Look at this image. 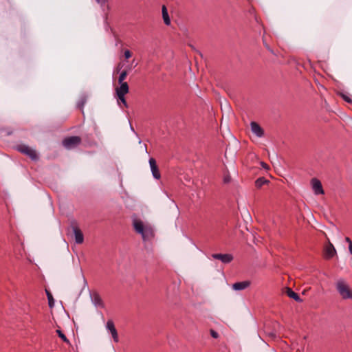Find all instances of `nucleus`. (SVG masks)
<instances>
[{
    "label": "nucleus",
    "mask_w": 352,
    "mask_h": 352,
    "mask_svg": "<svg viewBox=\"0 0 352 352\" xmlns=\"http://www.w3.org/2000/svg\"><path fill=\"white\" fill-rule=\"evenodd\" d=\"M336 289L343 300H352V288L344 278H339L335 283Z\"/></svg>",
    "instance_id": "obj_1"
},
{
    "label": "nucleus",
    "mask_w": 352,
    "mask_h": 352,
    "mask_svg": "<svg viewBox=\"0 0 352 352\" xmlns=\"http://www.w3.org/2000/svg\"><path fill=\"white\" fill-rule=\"evenodd\" d=\"M133 225L135 232L142 235L144 241L148 239L153 236L152 229L148 226H145L141 220L134 219Z\"/></svg>",
    "instance_id": "obj_2"
},
{
    "label": "nucleus",
    "mask_w": 352,
    "mask_h": 352,
    "mask_svg": "<svg viewBox=\"0 0 352 352\" xmlns=\"http://www.w3.org/2000/svg\"><path fill=\"white\" fill-rule=\"evenodd\" d=\"M16 150L20 153L28 156L31 160L36 161L38 159V155L36 151L28 145L19 144L16 147Z\"/></svg>",
    "instance_id": "obj_3"
},
{
    "label": "nucleus",
    "mask_w": 352,
    "mask_h": 352,
    "mask_svg": "<svg viewBox=\"0 0 352 352\" xmlns=\"http://www.w3.org/2000/svg\"><path fill=\"white\" fill-rule=\"evenodd\" d=\"M81 142V139L78 136H71L65 138L63 141V146L68 149L72 148Z\"/></svg>",
    "instance_id": "obj_4"
},
{
    "label": "nucleus",
    "mask_w": 352,
    "mask_h": 352,
    "mask_svg": "<svg viewBox=\"0 0 352 352\" xmlns=\"http://www.w3.org/2000/svg\"><path fill=\"white\" fill-rule=\"evenodd\" d=\"M311 184L315 195H323L324 193L322 184L319 179L316 178L311 179Z\"/></svg>",
    "instance_id": "obj_5"
},
{
    "label": "nucleus",
    "mask_w": 352,
    "mask_h": 352,
    "mask_svg": "<svg viewBox=\"0 0 352 352\" xmlns=\"http://www.w3.org/2000/svg\"><path fill=\"white\" fill-rule=\"evenodd\" d=\"M212 257L220 260L223 263H229L233 260V256L230 254H213Z\"/></svg>",
    "instance_id": "obj_6"
},
{
    "label": "nucleus",
    "mask_w": 352,
    "mask_h": 352,
    "mask_svg": "<svg viewBox=\"0 0 352 352\" xmlns=\"http://www.w3.org/2000/svg\"><path fill=\"white\" fill-rule=\"evenodd\" d=\"M250 128L252 132L258 138H262L264 135L263 128L256 122H251Z\"/></svg>",
    "instance_id": "obj_7"
},
{
    "label": "nucleus",
    "mask_w": 352,
    "mask_h": 352,
    "mask_svg": "<svg viewBox=\"0 0 352 352\" xmlns=\"http://www.w3.org/2000/svg\"><path fill=\"white\" fill-rule=\"evenodd\" d=\"M107 329L111 333L113 340L116 342L119 341L118 334L112 320H108L106 325Z\"/></svg>",
    "instance_id": "obj_8"
},
{
    "label": "nucleus",
    "mask_w": 352,
    "mask_h": 352,
    "mask_svg": "<svg viewBox=\"0 0 352 352\" xmlns=\"http://www.w3.org/2000/svg\"><path fill=\"white\" fill-rule=\"evenodd\" d=\"M149 164L153 177L156 179H159L161 177V175L157 166L155 160L153 158H150Z\"/></svg>",
    "instance_id": "obj_9"
},
{
    "label": "nucleus",
    "mask_w": 352,
    "mask_h": 352,
    "mask_svg": "<svg viewBox=\"0 0 352 352\" xmlns=\"http://www.w3.org/2000/svg\"><path fill=\"white\" fill-rule=\"evenodd\" d=\"M336 254V250L333 245L329 241L328 244L324 248V256L326 258H331Z\"/></svg>",
    "instance_id": "obj_10"
},
{
    "label": "nucleus",
    "mask_w": 352,
    "mask_h": 352,
    "mask_svg": "<svg viewBox=\"0 0 352 352\" xmlns=\"http://www.w3.org/2000/svg\"><path fill=\"white\" fill-rule=\"evenodd\" d=\"M120 85L116 89V94L117 96H125L129 92V85L127 82L119 83Z\"/></svg>",
    "instance_id": "obj_11"
},
{
    "label": "nucleus",
    "mask_w": 352,
    "mask_h": 352,
    "mask_svg": "<svg viewBox=\"0 0 352 352\" xmlns=\"http://www.w3.org/2000/svg\"><path fill=\"white\" fill-rule=\"evenodd\" d=\"M73 231L75 236V241L77 244H81L83 243L84 236L81 230L76 226L73 227Z\"/></svg>",
    "instance_id": "obj_12"
},
{
    "label": "nucleus",
    "mask_w": 352,
    "mask_h": 352,
    "mask_svg": "<svg viewBox=\"0 0 352 352\" xmlns=\"http://www.w3.org/2000/svg\"><path fill=\"white\" fill-rule=\"evenodd\" d=\"M250 285V282L248 280L236 282L232 285V289L235 291H241L246 289Z\"/></svg>",
    "instance_id": "obj_13"
},
{
    "label": "nucleus",
    "mask_w": 352,
    "mask_h": 352,
    "mask_svg": "<svg viewBox=\"0 0 352 352\" xmlns=\"http://www.w3.org/2000/svg\"><path fill=\"white\" fill-rule=\"evenodd\" d=\"M162 17L166 25H169L170 23V20L165 6H163L162 7Z\"/></svg>",
    "instance_id": "obj_14"
},
{
    "label": "nucleus",
    "mask_w": 352,
    "mask_h": 352,
    "mask_svg": "<svg viewBox=\"0 0 352 352\" xmlns=\"http://www.w3.org/2000/svg\"><path fill=\"white\" fill-rule=\"evenodd\" d=\"M287 294L289 297L294 299L296 301H300V298L298 294L294 292L292 289L287 288Z\"/></svg>",
    "instance_id": "obj_15"
},
{
    "label": "nucleus",
    "mask_w": 352,
    "mask_h": 352,
    "mask_svg": "<svg viewBox=\"0 0 352 352\" xmlns=\"http://www.w3.org/2000/svg\"><path fill=\"white\" fill-rule=\"evenodd\" d=\"M268 182V180L265 179L264 177H259L255 182V186L256 188H261L264 184Z\"/></svg>",
    "instance_id": "obj_16"
},
{
    "label": "nucleus",
    "mask_w": 352,
    "mask_h": 352,
    "mask_svg": "<svg viewBox=\"0 0 352 352\" xmlns=\"http://www.w3.org/2000/svg\"><path fill=\"white\" fill-rule=\"evenodd\" d=\"M127 76V72L126 70L122 71L118 78V82L119 83H124V80L126 79Z\"/></svg>",
    "instance_id": "obj_17"
},
{
    "label": "nucleus",
    "mask_w": 352,
    "mask_h": 352,
    "mask_svg": "<svg viewBox=\"0 0 352 352\" xmlns=\"http://www.w3.org/2000/svg\"><path fill=\"white\" fill-rule=\"evenodd\" d=\"M87 102V98L85 96H82L77 103L78 108L82 109Z\"/></svg>",
    "instance_id": "obj_18"
},
{
    "label": "nucleus",
    "mask_w": 352,
    "mask_h": 352,
    "mask_svg": "<svg viewBox=\"0 0 352 352\" xmlns=\"http://www.w3.org/2000/svg\"><path fill=\"white\" fill-rule=\"evenodd\" d=\"M93 302L94 305L96 306H101L102 305V299L98 294L94 296Z\"/></svg>",
    "instance_id": "obj_19"
},
{
    "label": "nucleus",
    "mask_w": 352,
    "mask_h": 352,
    "mask_svg": "<svg viewBox=\"0 0 352 352\" xmlns=\"http://www.w3.org/2000/svg\"><path fill=\"white\" fill-rule=\"evenodd\" d=\"M56 332L58 335V336L65 342H69V340L67 338V337L65 336V335L60 331V330H56Z\"/></svg>",
    "instance_id": "obj_20"
},
{
    "label": "nucleus",
    "mask_w": 352,
    "mask_h": 352,
    "mask_svg": "<svg viewBox=\"0 0 352 352\" xmlns=\"http://www.w3.org/2000/svg\"><path fill=\"white\" fill-rule=\"evenodd\" d=\"M118 96V102L120 103V102H122L126 107H127V103H126V101L125 100V98H124V96H122L121 97V96Z\"/></svg>",
    "instance_id": "obj_21"
},
{
    "label": "nucleus",
    "mask_w": 352,
    "mask_h": 352,
    "mask_svg": "<svg viewBox=\"0 0 352 352\" xmlns=\"http://www.w3.org/2000/svg\"><path fill=\"white\" fill-rule=\"evenodd\" d=\"M341 96L342 98V99L346 101V102L348 103H352V99L350 98L349 96L346 95V94H341Z\"/></svg>",
    "instance_id": "obj_22"
},
{
    "label": "nucleus",
    "mask_w": 352,
    "mask_h": 352,
    "mask_svg": "<svg viewBox=\"0 0 352 352\" xmlns=\"http://www.w3.org/2000/svg\"><path fill=\"white\" fill-rule=\"evenodd\" d=\"M46 292H47V298L49 300V305H50V307H52L54 305V299L52 298V294L49 292L47 291Z\"/></svg>",
    "instance_id": "obj_23"
},
{
    "label": "nucleus",
    "mask_w": 352,
    "mask_h": 352,
    "mask_svg": "<svg viewBox=\"0 0 352 352\" xmlns=\"http://www.w3.org/2000/svg\"><path fill=\"white\" fill-rule=\"evenodd\" d=\"M124 55L126 59H128L131 57V53L129 50L124 51Z\"/></svg>",
    "instance_id": "obj_24"
},
{
    "label": "nucleus",
    "mask_w": 352,
    "mask_h": 352,
    "mask_svg": "<svg viewBox=\"0 0 352 352\" xmlns=\"http://www.w3.org/2000/svg\"><path fill=\"white\" fill-rule=\"evenodd\" d=\"M210 335L214 338H217L219 337V333L212 329L210 330Z\"/></svg>",
    "instance_id": "obj_25"
},
{
    "label": "nucleus",
    "mask_w": 352,
    "mask_h": 352,
    "mask_svg": "<svg viewBox=\"0 0 352 352\" xmlns=\"http://www.w3.org/2000/svg\"><path fill=\"white\" fill-rule=\"evenodd\" d=\"M261 165L262 166L263 168H264L265 169H268L269 167H268V165L265 163V162H261Z\"/></svg>",
    "instance_id": "obj_26"
},
{
    "label": "nucleus",
    "mask_w": 352,
    "mask_h": 352,
    "mask_svg": "<svg viewBox=\"0 0 352 352\" xmlns=\"http://www.w3.org/2000/svg\"><path fill=\"white\" fill-rule=\"evenodd\" d=\"M223 180H224V182H225V183H228V182H230V177H229V176H226V177H224V179H223Z\"/></svg>",
    "instance_id": "obj_27"
},
{
    "label": "nucleus",
    "mask_w": 352,
    "mask_h": 352,
    "mask_svg": "<svg viewBox=\"0 0 352 352\" xmlns=\"http://www.w3.org/2000/svg\"><path fill=\"white\" fill-rule=\"evenodd\" d=\"M345 241H346V243H349V245L350 244H352V241H351V240L350 239V238H349V237H346V238H345Z\"/></svg>",
    "instance_id": "obj_28"
},
{
    "label": "nucleus",
    "mask_w": 352,
    "mask_h": 352,
    "mask_svg": "<svg viewBox=\"0 0 352 352\" xmlns=\"http://www.w3.org/2000/svg\"><path fill=\"white\" fill-rule=\"evenodd\" d=\"M121 68H122V65L120 63V64H118V65L117 67V69H116L117 72H118L120 70Z\"/></svg>",
    "instance_id": "obj_29"
},
{
    "label": "nucleus",
    "mask_w": 352,
    "mask_h": 352,
    "mask_svg": "<svg viewBox=\"0 0 352 352\" xmlns=\"http://www.w3.org/2000/svg\"><path fill=\"white\" fill-rule=\"evenodd\" d=\"M349 250L350 253L352 254V244H350L349 245Z\"/></svg>",
    "instance_id": "obj_30"
},
{
    "label": "nucleus",
    "mask_w": 352,
    "mask_h": 352,
    "mask_svg": "<svg viewBox=\"0 0 352 352\" xmlns=\"http://www.w3.org/2000/svg\"><path fill=\"white\" fill-rule=\"evenodd\" d=\"M96 1H97L98 3L100 2V1H99V0H96Z\"/></svg>",
    "instance_id": "obj_31"
}]
</instances>
